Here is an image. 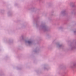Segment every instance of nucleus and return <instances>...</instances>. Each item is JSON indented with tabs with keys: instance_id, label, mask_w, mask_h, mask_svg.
Wrapping results in <instances>:
<instances>
[{
	"instance_id": "nucleus-1",
	"label": "nucleus",
	"mask_w": 76,
	"mask_h": 76,
	"mask_svg": "<svg viewBox=\"0 0 76 76\" xmlns=\"http://www.w3.org/2000/svg\"><path fill=\"white\" fill-rule=\"evenodd\" d=\"M28 43H30L31 42H30V41H28Z\"/></svg>"
}]
</instances>
